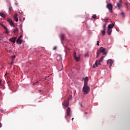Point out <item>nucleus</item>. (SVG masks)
Segmentation results:
<instances>
[{"label": "nucleus", "instance_id": "37", "mask_svg": "<svg viewBox=\"0 0 130 130\" xmlns=\"http://www.w3.org/2000/svg\"><path fill=\"white\" fill-rule=\"evenodd\" d=\"M17 14H15V15H14V18H17Z\"/></svg>", "mask_w": 130, "mask_h": 130}, {"label": "nucleus", "instance_id": "29", "mask_svg": "<svg viewBox=\"0 0 130 130\" xmlns=\"http://www.w3.org/2000/svg\"><path fill=\"white\" fill-rule=\"evenodd\" d=\"M99 56V52H96V58Z\"/></svg>", "mask_w": 130, "mask_h": 130}, {"label": "nucleus", "instance_id": "23", "mask_svg": "<svg viewBox=\"0 0 130 130\" xmlns=\"http://www.w3.org/2000/svg\"><path fill=\"white\" fill-rule=\"evenodd\" d=\"M96 14H94V15H93L92 16V19H96Z\"/></svg>", "mask_w": 130, "mask_h": 130}, {"label": "nucleus", "instance_id": "25", "mask_svg": "<svg viewBox=\"0 0 130 130\" xmlns=\"http://www.w3.org/2000/svg\"><path fill=\"white\" fill-rule=\"evenodd\" d=\"M14 20L15 22H18L19 21V19L18 18V17L14 18Z\"/></svg>", "mask_w": 130, "mask_h": 130}, {"label": "nucleus", "instance_id": "15", "mask_svg": "<svg viewBox=\"0 0 130 130\" xmlns=\"http://www.w3.org/2000/svg\"><path fill=\"white\" fill-rule=\"evenodd\" d=\"M107 23H108V22L106 21L105 23L103 25V29L104 30H106V26H107Z\"/></svg>", "mask_w": 130, "mask_h": 130}, {"label": "nucleus", "instance_id": "43", "mask_svg": "<svg viewBox=\"0 0 130 130\" xmlns=\"http://www.w3.org/2000/svg\"><path fill=\"white\" fill-rule=\"evenodd\" d=\"M13 63H14V62L13 61H12L11 63H10V64H13Z\"/></svg>", "mask_w": 130, "mask_h": 130}, {"label": "nucleus", "instance_id": "33", "mask_svg": "<svg viewBox=\"0 0 130 130\" xmlns=\"http://www.w3.org/2000/svg\"><path fill=\"white\" fill-rule=\"evenodd\" d=\"M53 50H56V46H54L53 48Z\"/></svg>", "mask_w": 130, "mask_h": 130}, {"label": "nucleus", "instance_id": "30", "mask_svg": "<svg viewBox=\"0 0 130 130\" xmlns=\"http://www.w3.org/2000/svg\"><path fill=\"white\" fill-rule=\"evenodd\" d=\"M87 56H89V53H86L85 54V57H87Z\"/></svg>", "mask_w": 130, "mask_h": 130}, {"label": "nucleus", "instance_id": "10", "mask_svg": "<svg viewBox=\"0 0 130 130\" xmlns=\"http://www.w3.org/2000/svg\"><path fill=\"white\" fill-rule=\"evenodd\" d=\"M99 51H100V52H104V51H106V49L104 48L103 47H101L99 49Z\"/></svg>", "mask_w": 130, "mask_h": 130}, {"label": "nucleus", "instance_id": "7", "mask_svg": "<svg viewBox=\"0 0 130 130\" xmlns=\"http://www.w3.org/2000/svg\"><path fill=\"white\" fill-rule=\"evenodd\" d=\"M67 116H70L71 115V108L68 107L66 110Z\"/></svg>", "mask_w": 130, "mask_h": 130}, {"label": "nucleus", "instance_id": "16", "mask_svg": "<svg viewBox=\"0 0 130 130\" xmlns=\"http://www.w3.org/2000/svg\"><path fill=\"white\" fill-rule=\"evenodd\" d=\"M112 32V29L108 28V35H111V32Z\"/></svg>", "mask_w": 130, "mask_h": 130}, {"label": "nucleus", "instance_id": "6", "mask_svg": "<svg viewBox=\"0 0 130 130\" xmlns=\"http://www.w3.org/2000/svg\"><path fill=\"white\" fill-rule=\"evenodd\" d=\"M16 40H17V37H13L9 39V41H11V42H12L13 44L15 43Z\"/></svg>", "mask_w": 130, "mask_h": 130}, {"label": "nucleus", "instance_id": "17", "mask_svg": "<svg viewBox=\"0 0 130 130\" xmlns=\"http://www.w3.org/2000/svg\"><path fill=\"white\" fill-rule=\"evenodd\" d=\"M0 16L2 18H6V14H5L4 13L0 12Z\"/></svg>", "mask_w": 130, "mask_h": 130}, {"label": "nucleus", "instance_id": "24", "mask_svg": "<svg viewBox=\"0 0 130 130\" xmlns=\"http://www.w3.org/2000/svg\"><path fill=\"white\" fill-rule=\"evenodd\" d=\"M6 30V34H9V30H8V28H7L6 29H5Z\"/></svg>", "mask_w": 130, "mask_h": 130}, {"label": "nucleus", "instance_id": "4", "mask_svg": "<svg viewBox=\"0 0 130 130\" xmlns=\"http://www.w3.org/2000/svg\"><path fill=\"white\" fill-rule=\"evenodd\" d=\"M107 64H110L109 68H111L112 67V64H113V61L111 59H110L107 61Z\"/></svg>", "mask_w": 130, "mask_h": 130}, {"label": "nucleus", "instance_id": "8", "mask_svg": "<svg viewBox=\"0 0 130 130\" xmlns=\"http://www.w3.org/2000/svg\"><path fill=\"white\" fill-rule=\"evenodd\" d=\"M76 54H77V53L76 52H75L74 53V58H75V60H76V61H79V60H80V57H77Z\"/></svg>", "mask_w": 130, "mask_h": 130}, {"label": "nucleus", "instance_id": "28", "mask_svg": "<svg viewBox=\"0 0 130 130\" xmlns=\"http://www.w3.org/2000/svg\"><path fill=\"white\" fill-rule=\"evenodd\" d=\"M22 37H23V35H21L19 37V38L17 39H19V40H21V38H22Z\"/></svg>", "mask_w": 130, "mask_h": 130}, {"label": "nucleus", "instance_id": "27", "mask_svg": "<svg viewBox=\"0 0 130 130\" xmlns=\"http://www.w3.org/2000/svg\"><path fill=\"white\" fill-rule=\"evenodd\" d=\"M7 21L8 22V23H10L11 22H12V20L11 19H7Z\"/></svg>", "mask_w": 130, "mask_h": 130}, {"label": "nucleus", "instance_id": "22", "mask_svg": "<svg viewBox=\"0 0 130 130\" xmlns=\"http://www.w3.org/2000/svg\"><path fill=\"white\" fill-rule=\"evenodd\" d=\"M18 31H19V29H18V28H16L14 29L13 32V33H16V32H18Z\"/></svg>", "mask_w": 130, "mask_h": 130}, {"label": "nucleus", "instance_id": "35", "mask_svg": "<svg viewBox=\"0 0 130 130\" xmlns=\"http://www.w3.org/2000/svg\"><path fill=\"white\" fill-rule=\"evenodd\" d=\"M96 45H98V46H99V41H97Z\"/></svg>", "mask_w": 130, "mask_h": 130}, {"label": "nucleus", "instance_id": "47", "mask_svg": "<svg viewBox=\"0 0 130 130\" xmlns=\"http://www.w3.org/2000/svg\"><path fill=\"white\" fill-rule=\"evenodd\" d=\"M72 121L74 120V118H72Z\"/></svg>", "mask_w": 130, "mask_h": 130}, {"label": "nucleus", "instance_id": "46", "mask_svg": "<svg viewBox=\"0 0 130 130\" xmlns=\"http://www.w3.org/2000/svg\"><path fill=\"white\" fill-rule=\"evenodd\" d=\"M85 114H88L87 112H85Z\"/></svg>", "mask_w": 130, "mask_h": 130}, {"label": "nucleus", "instance_id": "20", "mask_svg": "<svg viewBox=\"0 0 130 130\" xmlns=\"http://www.w3.org/2000/svg\"><path fill=\"white\" fill-rule=\"evenodd\" d=\"M104 56H102L99 60L101 61V62H102V61H103V59L104 58Z\"/></svg>", "mask_w": 130, "mask_h": 130}, {"label": "nucleus", "instance_id": "39", "mask_svg": "<svg viewBox=\"0 0 130 130\" xmlns=\"http://www.w3.org/2000/svg\"><path fill=\"white\" fill-rule=\"evenodd\" d=\"M1 25L2 26V27H4L5 26L3 24V23H1Z\"/></svg>", "mask_w": 130, "mask_h": 130}, {"label": "nucleus", "instance_id": "40", "mask_svg": "<svg viewBox=\"0 0 130 130\" xmlns=\"http://www.w3.org/2000/svg\"><path fill=\"white\" fill-rule=\"evenodd\" d=\"M79 104H80V106H81V107H83V105H82V104L79 103Z\"/></svg>", "mask_w": 130, "mask_h": 130}, {"label": "nucleus", "instance_id": "26", "mask_svg": "<svg viewBox=\"0 0 130 130\" xmlns=\"http://www.w3.org/2000/svg\"><path fill=\"white\" fill-rule=\"evenodd\" d=\"M102 53H103V55H107V52H106L105 51L103 52Z\"/></svg>", "mask_w": 130, "mask_h": 130}, {"label": "nucleus", "instance_id": "32", "mask_svg": "<svg viewBox=\"0 0 130 130\" xmlns=\"http://www.w3.org/2000/svg\"><path fill=\"white\" fill-rule=\"evenodd\" d=\"M13 9V8H12V7H10L9 8V11H12V9Z\"/></svg>", "mask_w": 130, "mask_h": 130}, {"label": "nucleus", "instance_id": "1", "mask_svg": "<svg viewBox=\"0 0 130 130\" xmlns=\"http://www.w3.org/2000/svg\"><path fill=\"white\" fill-rule=\"evenodd\" d=\"M82 91L85 94H88L89 92H90V87H89L87 84H84Z\"/></svg>", "mask_w": 130, "mask_h": 130}, {"label": "nucleus", "instance_id": "9", "mask_svg": "<svg viewBox=\"0 0 130 130\" xmlns=\"http://www.w3.org/2000/svg\"><path fill=\"white\" fill-rule=\"evenodd\" d=\"M122 3V1L121 0L119 1V3L117 4V7L118 8V9H120L121 8V4Z\"/></svg>", "mask_w": 130, "mask_h": 130}, {"label": "nucleus", "instance_id": "34", "mask_svg": "<svg viewBox=\"0 0 130 130\" xmlns=\"http://www.w3.org/2000/svg\"><path fill=\"white\" fill-rule=\"evenodd\" d=\"M15 58H16V56H14L13 57H12V60H14V59H15Z\"/></svg>", "mask_w": 130, "mask_h": 130}, {"label": "nucleus", "instance_id": "19", "mask_svg": "<svg viewBox=\"0 0 130 130\" xmlns=\"http://www.w3.org/2000/svg\"><path fill=\"white\" fill-rule=\"evenodd\" d=\"M11 26H13V27H15V24L13 22L12 20H11V22L9 23Z\"/></svg>", "mask_w": 130, "mask_h": 130}, {"label": "nucleus", "instance_id": "18", "mask_svg": "<svg viewBox=\"0 0 130 130\" xmlns=\"http://www.w3.org/2000/svg\"><path fill=\"white\" fill-rule=\"evenodd\" d=\"M18 31H19V33H20V34L21 35H23V29H22V28H19V30H18Z\"/></svg>", "mask_w": 130, "mask_h": 130}, {"label": "nucleus", "instance_id": "41", "mask_svg": "<svg viewBox=\"0 0 130 130\" xmlns=\"http://www.w3.org/2000/svg\"><path fill=\"white\" fill-rule=\"evenodd\" d=\"M125 6H127V5H128V3H125Z\"/></svg>", "mask_w": 130, "mask_h": 130}, {"label": "nucleus", "instance_id": "44", "mask_svg": "<svg viewBox=\"0 0 130 130\" xmlns=\"http://www.w3.org/2000/svg\"><path fill=\"white\" fill-rule=\"evenodd\" d=\"M0 85H2V80H0Z\"/></svg>", "mask_w": 130, "mask_h": 130}, {"label": "nucleus", "instance_id": "48", "mask_svg": "<svg viewBox=\"0 0 130 130\" xmlns=\"http://www.w3.org/2000/svg\"><path fill=\"white\" fill-rule=\"evenodd\" d=\"M65 118H67V116H65Z\"/></svg>", "mask_w": 130, "mask_h": 130}, {"label": "nucleus", "instance_id": "38", "mask_svg": "<svg viewBox=\"0 0 130 130\" xmlns=\"http://www.w3.org/2000/svg\"><path fill=\"white\" fill-rule=\"evenodd\" d=\"M1 25L2 26V27H4L5 26L3 24V23H1Z\"/></svg>", "mask_w": 130, "mask_h": 130}, {"label": "nucleus", "instance_id": "2", "mask_svg": "<svg viewBox=\"0 0 130 130\" xmlns=\"http://www.w3.org/2000/svg\"><path fill=\"white\" fill-rule=\"evenodd\" d=\"M107 8L109 10L110 12L111 13H112V9L113 8V6L111 5V4L109 3L107 5Z\"/></svg>", "mask_w": 130, "mask_h": 130}, {"label": "nucleus", "instance_id": "45", "mask_svg": "<svg viewBox=\"0 0 130 130\" xmlns=\"http://www.w3.org/2000/svg\"><path fill=\"white\" fill-rule=\"evenodd\" d=\"M0 127H2V123L0 122Z\"/></svg>", "mask_w": 130, "mask_h": 130}, {"label": "nucleus", "instance_id": "42", "mask_svg": "<svg viewBox=\"0 0 130 130\" xmlns=\"http://www.w3.org/2000/svg\"><path fill=\"white\" fill-rule=\"evenodd\" d=\"M3 28H4V29H7V27L5 25H4V26H3Z\"/></svg>", "mask_w": 130, "mask_h": 130}, {"label": "nucleus", "instance_id": "21", "mask_svg": "<svg viewBox=\"0 0 130 130\" xmlns=\"http://www.w3.org/2000/svg\"><path fill=\"white\" fill-rule=\"evenodd\" d=\"M102 35H103V36H105V29H103V30L101 31Z\"/></svg>", "mask_w": 130, "mask_h": 130}, {"label": "nucleus", "instance_id": "12", "mask_svg": "<svg viewBox=\"0 0 130 130\" xmlns=\"http://www.w3.org/2000/svg\"><path fill=\"white\" fill-rule=\"evenodd\" d=\"M61 41H63L64 40V34H62L60 35Z\"/></svg>", "mask_w": 130, "mask_h": 130}, {"label": "nucleus", "instance_id": "13", "mask_svg": "<svg viewBox=\"0 0 130 130\" xmlns=\"http://www.w3.org/2000/svg\"><path fill=\"white\" fill-rule=\"evenodd\" d=\"M113 27H114V24L113 23L112 24H109L108 26V29H112V28H113Z\"/></svg>", "mask_w": 130, "mask_h": 130}, {"label": "nucleus", "instance_id": "11", "mask_svg": "<svg viewBox=\"0 0 130 130\" xmlns=\"http://www.w3.org/2000/svg\"><path fill=\"white\" fill-rule=\"evenodd\" d=\"M83 80H84V84H86V85H88V77H86L85 78H83Z\"/></svg>", "mask_w": 130, "mask_h": 130}, {"label": "nucleus", "instance_id": "3", "mask_svg": "<svg viewBox=\"0 0 130 130\" xmlns=\"http://www.w3.org/2000/svg\"><path fill=\"white\" fill-rule=\"evenodd\" d=\"M100 62H101L99 60H96L95 64H93V68L94 69H95V68H97V67H98V66H100Z\"/></svg>", "mask_w": 130, "mask_h": 130}, {"label": "nucleus", "instance_id": "31", "mask_svg": "<svg viewBox=\"0 0 130 130\" xmlns=\"http://www.w3.org/2000/svg\"><path fill=\"white\" fill-rule=\"evenodd\" d=\"M121 15H122L123 18L124 17V13L122 12V13H121Z\"/></svg>", "mask_w": 130, "mask_h": 130}, {"label": "nucleus", "instance_id": "5", "mask_svg": "<svg viewBox=\"0 0 130 130\" xmlns=\"http://www.w3.org/2000/svg\"><path fill=\"white\" fill-rule=\"evenodd\" d=\"M69 104V101H67V100L64 101L63 103H62V105L63 106H64V107H68Z\"/></svg>", "mask_w": 130, "mask_h": 130}, {"label": "nucleus", "instance_id": "36", "mask_svg": "<svg viewBox=\"0 0 130 130\" xmlns=\"http://www.w3.org/2000/svg\"><path fill=\"white\" fill-rule=\"evenodd\" d=\"M97 52H99V55L102 53L100 51H99V50H98Z\"/></svg>", "mask_w": 130, "mask_h": 130}, {"label": "nucleus", "instance_id": "14", "mask_svg": "<svg viewBox=\"0 0 130 130\" xmlns=\"http://www.w3.org/2000/svg\"><path fill=\"white\" fill-rule=\"evenodd\" d=\"M22 43L23 41L17 39L16 41V43H17L18 44H22Z\"/></svg>", "mask_w": 130, "mask_h": 130}]
</instances>
